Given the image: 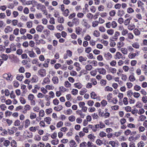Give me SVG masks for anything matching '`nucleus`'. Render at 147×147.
<instances>
[{
    "mask_svg": "<svg viewBox=\"0 0 147 147\" xmlns=\"http://www.w3.org/2000/svg\"><path fill=\"white\" fill-rule=\"evenodd\" d=\"M99 22L97 21H94L92 23V26L95 27L97 26Z\"/></svg>",
    "mask_w": 147,
    "mask_h": 147,
    "instance_id": "46",
    "label": "nucleus"
},
{
    "mask_svg": "<svg viewBox=\"0 0 147 147\" xmlns=\"http://www.w3.org/2000/svg\"><path fill=\"white\" fill-rule=\"evenodd\" d=\"M124 14V11L121 9L119 10L117 12V15L118 16L121 17Z\"/></svg>",
    "mask_w": 147,
    "mask_h": 147,
    "instance_id": "28",
    "label": "nucleus"
},
{
    "mask_svg": "<svg viewBox=\"0 0 147 147\" xmlns=\"http://www.w3.org/2000/svg\"><path fill=\"white\" fill-rule=\"evenodd\" d=\"M145 80V78L144 76L141 75L139 77V81L140 82H142Z\"/></svg>",
    "mask_w": 147,
    "mask_h": 147,
    "instance_id": "36",
    "label": "nucleus"
},
{
    "mask_svg": "<svg viewBox=\"0 0 147 147\" xmlns=\"http://www.w3.org/2000/svg\"><path fill=\"white\" fill-rule=\"evenodd\" d=\"M85 68L87 70L90 71L92 68V67L91 65L88 64L86 66Z\"/></svg>",
    "mask_w": 147,
    "mask_h": 147,
    "instance_id": "56",
    "label": "nucleus"
},
{
    "mask_svg": "<svg viewBox=\"0 0 147 147\" xmlns=\"http://www.w3.org/2000/svg\"><path fill=\"white\" fill-rule=\"evenodd\" d=\"M59 91L61 92H64L67 91V89L63 86H61L59 88Z\"/></svg>",
    "mask_w": 147,
    "mask_h": 147,
    "instance_id": "51",
    "label": "nucleus"
},
{
    "mask_svg": "<svg viewBox=\"0 0 147 147\" xmlns=\"http://www.w3.org/2000/svg\"><path fill=\"white\" fill-rule=\"evenodd\" d=\"M72 22L74 25L75 26H78L79 24V19L77 18H75L72 20Z\"/></svg>",
    "mask_w": 147,
    "mask_h": 147,
    "instance_id": "13",
    "label": "nucleus"
},
{
    "mask_svg": "<svg viewBox=\"0 0 147 147\" xmlns=\"http://www.w3.org/2000/svg\"><path fill=\"white\" fill-rule=\"evenodd\" d=\"M104 90L106 91L112 92L113 90V88L109 86H107L105 88Z\"/></svg>",
    "mask_w": 147,
    "mask_h": 147,
    "instance_id": "35",
    "label": "nucleus"
},
{
    "mask_svg": "<svg viewBox=\"0 0 147 147\" xmlns=\"http://www.w3.org/2000/svg\"><path fill=\"white\" fill-rule=\"evenodd\" d=\"M69 146L70 147H76L77 145L74 140H71L69 142Z\"/></svg>",
    "mask_w": 147,
    "mask_h": 147,
    "instance_id": "6",
    "label": "nucleus"
},
{
    "mask_svg": "<svg viewBox=\"0 0 147 147\" xmlns=\"http://www.w3.org/2000/svg\"><path fill=\"white\" fill-rule=\"evenodd\" d=\"M28 53L29 56L31 57H34L36 55V54L33 51H29Z\"/></svg>",
    "mask_w": 147,
    "mask_h": 147,
    "instance_id": "32",
    "label": "nucleus"
},
{
    "mask_svg": "<svg viewBox=\"0 0 147 147\" xmlns=\"http://www.w3.org/2000/svg\"><path fill=\"white\" fill-rule=\"evenodd\" d=\"M115 11L114 10H112L110 11L109 13V14L110 16L111 17L114 16L115 15Z\"/></svg>",
    "mask_w": 147,
    "mask_h": 147,
    "instance_id": "34",
    "label": "nucleus"
},
{
    "mask_svg": "<svg viewBox=\"0 0 147 147\" xmlns=\"http://www.w3.org/2000/svg\"><path fill=\"white\" fill-rule=\"evenodd\" d=\"M63 108V107L61 105H59L57 107H55L54 109L55 110L57 111H59L62 109Z\"/></svg>",
    "mask_w": 147,
    "mask_h": 147,
    "instance_id": "19",
    "label": "nucleus"
},
{
    "mask_svg": "<svg viewBox=\"0 0 147 147\" xmlns=\"http://www.w3.org/2000/svg\"><path fill=\"white\" fill-rule=\"evenodd\" d=\"M74 85L76 88H77L78 89L81 88L82 86V84L80 82L75 83L74 84Z\"/></svg>",
    "mask_w": 147,
    "mask_h": 147,
    "instance_id": "26",
    "label": "nucleus"
},
{
    "mask_svg": "<svg viewBox=\"0 0 147 147\" xmlns=\"http://www.w3.org/2000/svg\"><path fill=\"white\" fill-rule=\"evenodd\" d=\"M137 4L138 7H140L142 9L143 7V6L144 5V4L141 1L139 0L137 3Z\"/></svg>",
    "mask_w": 147,
    "mask_h": 147,
    "instance_id": "30",
    "label": "nucleus"
},
{
    "mask_svg": "<svg viewBox=\"0 0 147 147\" xmlns=\"http://www.w3.org/2000/svg\"><path fill=\"white\" fill-rule=\"evenodd\" d=\"M78 105L80 108H82V110L84 112H86L87 110V107L85 106V103L83 102H80L78 103Z\"/></svg>",
    "mask_w": 147,
    "mask_h": 147,
    "instance_id": "2",
    "label": "nucleus"
},
{
    "mask_svg": "<svg viewBox=\"0 0 147 147\" xmlns=\"http://www.w3.org/2000/svg\"><path fill=\"white\" fill-rule=\"evenodd\" d=\"M1 57L4 61H6L8 58V55L7 54H3L1 55Z\"/></svg>",
    "mask_w": 147,
    "mask_h": 147,
    "instance_id": "44",
    "label": "nucleus"
},
{
    "mask_svg": "<svg viewBox=\"0 0 147 147\" xmlns=\"http://www.w3.org/2000/svg\"><path fill=\"white\" fill-rule=\"evenodd\" d=\"M97 70H98V71L100 74H102L103 75L106 74V71L104 68H98L97 69Z\"/></svg>",
    "mask_w": 147,
    "mask_h": 147,
    "instance_id": "8",
    "label": "nucleus"
},
{
    "mask_svg": "<svg viewBox=\"0 0 147 147\" xmlns=\"http://www.w3.org/2000/svg\"><path fill=\"white\" fill-rule=\"evenodd\" d=\"M10 47L11 49V51H15L16 50V46L13 44H11L10 46Z\"/></svg>",
    "mask_w": 147,
    "mask_h": 147,
    "instance_id": "33",
    "label": "nucleus"
},
{
    "mask_svg": "<svg viewBox=\"0 0 147 147\" xmlns=\"http://www.w3.org/2000/svg\"><path fill=\"white\" fill-rule=\"evenodd\" d=\"M134 73H132L129 77V79L131 82H133L136 80V78L134 75Z\"/></svg>",
    "mask_w": 147,
    "mask_h": 147,
    "instance_id": "10",
    "label": "nucleus"
},
{
    "mask_svg": "<svg viewBox=\"0 0 147 147\" xmlns=\"http://www.w3.org/2000/svg\"><path fill=\"white\" fill-rule=\"evenodd\" d=\"M113 94L111 93H109L108 94L107 96V98L108 102H109L111 101Z\"/></svg>",
    "mask_w": 147,
    "mask_h": 147,
    "instance_id": "24",
    "label": "nucleus"
},
{
    "mask_svg": "<svg viewBox=\"0 0 147 147\" xmlns=\"http://www.w3.org/2000/svg\"><path fill=\"white\" fill-rule=\"evenodd\" d=\"M131 19V18H129L125 20L124 22V24L125 26H127L130 23V20Z\"/></svg>",
    "mask_w": 147,
    "mask_h": 147,
    "instance_id": "27",
    "label": "nucleus"
},
{
    "mask_svg": "<svg viewBox=\"0 0 147 147\" xmlns=\"http://www.w3.org/2000/svg\"><path fill=\"white\" fill-rule=\"evenodd\" d=\"M90 97L93 99H95L97 98V95L94 92H92L90 94Z\"/></svg>",
    "mask_w": 147,
    "mask_h": 147,
    "instance_id": "23",
    "label": "nucleus"
},
{
    "mask_svg": "<svg viewBox=\"0 0 147 147\" xmlns=\"http://www.w3.org/2000/svg\"><path fill=\"white\" fill-rule=\"evenodd\" d=\"M133 32L136 36H139L140 34V31L137 28H135L133 31Z\"/></svg>",
    "mask_w": 147,
    "mask_h": 147,
    "instance_id": "22",
    "label": "nucleus"
},
{
    "mask_svg": "<svg viewBox=\"0 0 147 147\" xmlns=\"http://www.w3.org/2000/svg\"><path fill=\"white\" fill-rule=\"evenodd\" d=\"M69 120L71 122H74L75 121L76 119V117L74 115H71L68 117Z\"/></svg>",
    "mask_w": 147,
    "mask_h": 147,
    "instance_id": "37",
    "label": "nucleus"
},
{
    "mask_svg": "<svg viewBox=\"0 0 147 147\" xmlns=\"http://www.w3.org/2000/svg\"><path fill=\"white\" fill-rule=\"evenodd\" d=\"M90 9L92 13H94L96 11V8L95 6H92L90 7Z\"/></svg>",
    "mask_w": 147,
    "mask_h": 147,
    "instance_id": "62",
    "label": "nucleus"
},
{
    "mask_svg": "<svg viewBox=\"0 0 147 147\" xmlns=\"http://www.w3.org/2000/svg\"><path fill=\"white\" fill-rule=\"evenodd\" d=\"M118 100L116 97L113 98V99H111V101L109 102H112L114 104H116L117 103Z\"/></svg>",
    "mask_w": 147,
    "mask_h": 147,
    "instance_id": "52",
    "label": "nucleus"
},
{
    "mask_svg": "<svg viewBox=\"0 0 147 147\" xmlns=\"http://www.w3.org/2000/svg\"><path fill=\"white\" fill-rule=\"evenodd\" d=\"M104 57L107 60H110L112 58V55L109 52H105L104 53Z\"/></svg>",
    "mask_w": 147,
    "mask_h": 147,
    "instance_id": "3",
    "label": "nucleus"
},
{
    "mask_svg": "<svg viewBox=\"0 0 147 147\" xmlns=\"http://www.w3.org/2000/svg\"><path fill=\"white\" fill-rule=\"evenodd\" d=\"M44 111L43 110H41L40 111L39 114V119H41V117H43L44 115Z\"/></svg>",
    "mask_w": 147,
    "mask_h": 147,
    "instance_id": "48",
    "label": "nucleus"
},
{
    "mask_svg": "<svg viewBox=\"0 0 147 147\" xmlns=\"http://www.w3.org/2000/svg\"><path fill=\"white\" fill-rule=\"evenodd\" d=\"M137 55L136 53H130L128 55V57L131 59H133Z\"/></svg>",
    "mask_w": 147,
    "mask_h": 147,
    "instance_id": "18",
    "label": "nucleus"
},
{
    "mask_svg": "<svg viewBox=\"0 0 147 147\" xmlns=\"http://www.w3.org/2000/svg\"><path fill=\"white\" fill-rule=\"evenodd\" d=\"M76 113L77 114L79 115L80 117L82 118H84L85 116V114L83 113L81 110L79 111L78 110L76 111Z\"/></svg>",
    "mask_w": 147,
    "mask_h": 147,
    "instance_id": "14",
    "label": "nucleus"
},
{
    "mask_svg": "<svg viewBox=\"0 0 147 147\" xmlns=\"http://www.w3.org/2000/svg\"><path fill=\"white\" fill-rule=\"evenodd\" d=\"M120 51L124 55H126L128 53L127 49L125 47L121 48Z\"/></svg>",
    "mask_w": 147,
    "mask_h": 147,
    "instance_id": "11",
    "label": "nucleus"
},
{
    "mask_svg": "<svg viewBox=\"0 0 147 147\" xmlns=\"http://www.w3.org/2000/svg\"><path fill=\"white\" fill-rule=\"evenodd\" d=\"M131 45L134 48L137 49H139L140 47V45L139 43L137 42L133 43Z\"/></svg>",
    "mask_w": 147,
    "mask_h": 147,
    "instance_id": "9",
    "label": "nucleus"
},
{
    "mask_svg": "<svg viewBox=\"0 0 147 147\" xmlns=\"http://www.w3.org/2000/svg\"><path fill=\"white\" fill-rule=\"evenodd\" d=\"M39 75L41 77H44L45 76V70L44 69H41L38 71Z\"/></svg>",
    "mask_w": 147,
    "mask_h": 147,
    "instance_id": "7",
    "label": "nucleus"
},
{
    "mask_svg": "<svg viewBox=\"0 0 147 147\" xmlns=\"http://www.w3.org/2000/svg\"><path fill=\"white\" fill-rule=\"evenodd\" d=\"M128 31L126 29H124L121 32V34L123 36H126L128 33Z\"/></svg>",
    "mask_w": 147,
    "mask_h": 147,
    "instance_id": "45",
    "label": "nucleus"
},
{
    "mask_svg": "<svg viewBox=\"0 0 147 147\" xmlns=\"http://www.w3.org/2000/svg\"><path fill=\"white\" fill-rule=\"evenodd\" d=\"M114 58L115 59H124L125 58V57L122 54L119 52H117L114 56Z\"/></svg>",
    "mask_w": 147,
    "mask_h": 147,
    "instance_id": "1",
    "label": "nucleus"
},
{
    "mask_svg": "<svg viewBox=\"0 0 147 147\" xmlns=\"http://www.w3.org/2000/svg\"><path fill=\"white\" fill-rule=\"evenodd\" d=\"M144 143L142 141H140L138 144V147H144Z\"/></svg>",
    "mask_w": 147,
    "mask_h": 147,
    "instance_id": "53",
    "label": "nucleus"
},
{
    "mask_svg": "<svg viewBox=\"0 0 147 147\" xmlns=\"http://www.w3.org/2000/svg\"><path fill=\"white\" fill-rule=\"evenodd\" d=\"M96 143L99 146H101L103 144V141L100 139H97L96 141Z\"/></svg>",
    "mask_w": 147,
    "mask_h": 147,
    "instance_id": "58",
    "label": "nucleus"
},
{
    "mask_svg": "<svg viewBox=\"0 0 147 147\" xmlns=\"http://www.w3.org/2000/svg\"><path fill=\"white\" fill-rule=\"evenodd\" d=\"M37 9H40L42 11L45 9H46V7L44 5H42L41 4H39L38 5H37Z\"/></svg>",
    "mask_w": 147,
    "mask_h": 147,
    "instance_id": "15",
    "label": "nucleus"
},
{
    "mask_svg": "<svg viewBox=\"0 0 147 147\" xmlns=\"http://www.w3.org/2000/svg\"><path fill=\"white\" fill-rule=\"evenodd\" d=\"M82 29L79 27H77L76 29V32L78 35H80L82 32Z\"/></svg>",
    "mask_w": 147,
    "mask_h": 147,
    "instance_id": "21",
    "label": "nucleus"
},
{
    "mask_svg": "<svg viewBox=\"0 0 147 147\" xmlns=\"http://www.w3.org/2000/svg\"><path fill=\"white\" fill-rule=\"evenodd\" d=\"M11 145L12 147H17V143L14 140H12L11 141Z\"/></svg>",
    "mask_w": 147,
    "mask_h": 147,
    "instance_id": "31",
    "label": "nucleus"
},
{
    "mask_svg": "<svg viewBox=\"0 0 147 147\" xmlns=\"http://www.w3.org/2000/svg\"><path fill=\"white\" fill-rule=\"evenodd\" d=\"M135 25L132 24L129 25L127 26V28L130 30H132L135 28Z\"/></svg>",
    "mask_w": 147,
    "mask_h": 147,
    "instance_id": "43",
    "label": "nucleus"
},
{
    "mask_svg": "<svg viewBox=\"0 0 147 147\" xmlns=\"http://www.w3.org/2000/svg\"><path fill=\"white\" fill-rule=\"evenodd\" d=\"M142 100L144 103H146L147 102V96H143L142 98Z\"/></svg>",
    "mask_w": 147,
    "mask_h": 147,
    "instance_id": "63",
    "label": "nucleus"
},
{
    "mask_svg": "<svg viewBox=\"0 0 147 147\" xmlns=\"http://www.w3.org/2000/svg\"><path fill=\"white\" fill-rule=\"evenodd\" d=\"M50 81L49 78L47 77L45 78L43 80V82L42 83V84H49Z\"/></svg>",
    "mask_w": 147,
    "mask_h": 147,
    "instance_id": "12",
    "label": "nucleus"
},
{
    "mask_svg": "<svg viewBox=\"0 0 147 147\" xmlns=\"http://www.w3.org/2000/svg\"><path fill=\"white\" fill-rule=\"evenodd\" d=\"M37 79V76L36 75H34L32 76L31 79H30V81L31 83H32L34 82H35L36 81Z\"/></svg>",
    "mask_w": 147,
    "mask_h": 147,
    "instance_id": "40",
    "label": "nucleus"
},
{
    "mask_svg": "<svg viewBox=\"0 0 147 147\" xmlns=\"http://www.w3.org/2000/svg\"><path fill=\"white\" fill-rule=\"evenodd\" d=\"M87 143L85 142H82V143H81L79 145L80 147H87Z\"/></svg>",
    "mask_w": 147,
    "mask_h": 147,
    "instance_id": "64",
    "label": "nucleus"
},
{
    "mask_svg": "<svg viewBox=\"0 0 147 147\" xmlns=\"http://www.w3.org/2000/svg\"><path fill=\"white\" fill-rule=\"evenodd\" d=\"M82 25L85 27L86 28L88 29L90 27V25L87 23V20L85 19H83L81 21Z\"/></svg>",
    "mask_w": 147,
    "mask_h": 147,
    "instance_id": "4",
    "label": "nucleus"
},
{
    "mask_svg": "<svg viewBox=\"0 0 147 147\" xmlns=\"http://www.w3.org/2000/svg\"><path fill=\"white\" fill-rule=\"evenodd\" d=\"M57 20L59 23L62 24L63 23L64 20L63 17H59L58 18Z\"/></svg>",
    "mask_w": 147,
    "mask_h": 147,
    "instance_id": "54",
    "label": "nucleus"
},
{
    "mask_svg": "<svg viewBox=\"0 0 147 147\" xmlns=\"http://www.w3.org/2000/svg\"><path fill=\"white\" fill-rule=\"evenodd\" d=\"M45 88L48 90H53L54 89V87L51 84L46 85Z\"/></svg>",
    "mask_w": 147,
    "mask_h": 147,
    "instance_id": "29",
    "label": "nucleus"
},
{
    "mask_svg": "<svg viewBox=\"0 0 147 147\" xmlns=\"http://www.w3.org/2000/svg\"><path fill=\"white\" fill-rule=\"evenodd\" d=\"M13 83V86L15 88H17L19 86L20 84L17 81H14Z\"/></svg>",
    "mask_w": 147,
    "mask_h": 147,
    "instance_id": "50",
    "label": "nucleus"
},
{
    "mask_svg": "<svg viewBox=\"0 0 147 147\" xmlns=\"http://www.w3.org/2000/svg\"><path fill=\"white\" fill-rule=\"evenodd\" d=\"M52 80L54 84H57L58 83L59 79L56 76H54L52 78Z\"/></svg>",
    "mask_w": 147,
    "mask_h": 147,
    "instance_id": "17",
    "label": "nucleus"
},
{
    "mask_svg": "<svg viewBox=\"0 0 147 147\" xmlns=\"http://www.w3.org/2000/svg\"><path fill=\"white\" fill-rule=\"evenodd\" d=\"M30 121L28 119L26 120L25 121V127L27 128L30 125Z\"/></svg>",
    "mask_w": 147,
    "mask_h": 147,
    "instance_id": "60",
    "label": "nucleus"
},
{
    "mask_svg": "<svg viewBox=\"0 0 147 147\" xmlns=\"http://www.w3.org/2000/svg\"><path fill=\"white\" fill-rule=\"evenodd\" d=\"M44 120L48 124H50L51 121V119L49 117H47L45 118Z\"/></svg>",
    "mask_w": 147,
    "mask_h": 147,
    "instance_id": "20",
    "label": "nucleus"
},
{
    "mask_svg": "<svg viewBox=\"0 0 147 147\" xmlns=\"http://www.w3.org/2000/svg\"><path fill=\"white\" fill-rule=\"evenodd\" d=\"M136 106L138 108H141L142 107L143 105L141 102H138L136 103Z\"/></svg>",
    "mask_w": 147,
    "mask_h": 147,
    "instance_id": "57",
    "label": "nucleus"
},
{
    "mask_svg": "<svg viewBox=\"0 0 147 147\" xmlns=\"http://www.w3.org/2000/svg\"><path fill=\"white\" fill-rule=\"evenodd\" d=\"M124 43L123 42H119L117 44V46L118 49H121L124 45Z\"/></svg>",
    "mask_w": 147,
    "mask_h": 147,
    "instance_id": "16",
    "label": "nucleus"
},
{
    "mask_svg": "<svg viewBox=\"0 0 147 147\" xmlns=\"http://www.w3.org/2000/svg\"><path fill=\"white\" fill-rule=\"evenodd\" d=\"M93 35L95 36L98 37L100 36V33L98 31L95 30L94 32Z\"/></svg>",
    "mask_w": 147,
    "mask_h": 147,
    "instance_id": "41",
    "label": "nucleus"
},
{
    "mask_svg": "<svg viewBox=\"0 0 147 147\" xmlns=\"http://www.w3.org/2000/svg\"><path fill=\"white\" fill-rule=\"evenodd\" d=\"M128 38L130 40L133 39L134 38L133 34L131 32L128 33L127 34Z\"/></svg>",
    "mask_w": 147,
    "mask_h": 147,
    "instance_id": "39",
    "label": "nucleus"
},
{
    "mask_svg": "<svg viewBox=\"0 0 147 147\" xmlns=\"http://www.w3.org/2000/svg\"><path fill=\"white\" fill-rule=\"evenodd\" d=\"M13 31V28L10 26H7L4 30L5 32L7 34Z\"/></svg>",
    "mask_w": 147,
    "mask_h": 147,
    "instance_id": "5",
    "label": "nucleus"
},
{
    "mask_svg": "<svg viewBox=\"0 0 147 147\" xmlns=\"http://www.w3.org/2000/svg\"><path fill=\"white\" fill-rule=\"evenodd\" d=\"M87 147H97L95 145H94L93 143L90 142H88L87 143Z\"/></svg>",
    "mask_w": 147,
    "mask_h": 147,
    "instance_id": "38",
    "label": "nucleus"
},
{
    "mask_svg": "<svg viewBox=\"0 0 147 147\" xmlns=\"http://www.w3.org/2000/svg\"><path fill=\"white\" fill-rule=\"evenodd\" d=\"M69 11L68 9H66L63 12V15L66 17L67 16L69 15Z\"/></svg>",
    "mask_w": 147,
    "mask_h": 147,
    "instance_id": "49",
    "label": "nucleus"
},
{
    "mask_svg": "<svg viewBox=\"0 0 147 147\" xmlns=\"http://www.w3.org/2000/svg\"><path fill=\"white\" fill-rule=\"evenodd\" d=\"M10 144V142L8 140H5L3 143V145L6 147L9 146Z\"/></svg>",
    "mask_w": 147,
    "mask_h": 147,
    "instance_id": "42",
    "label": "nucleus"
},
{
    "mask_svg": "<svg viewBox=\"0 0 147 147\" xmlns=\"http://www.w3.org/2000/svg\"><path fill=\"white\" fill-rule=\"evenodd\" d=\"M141 89V87L137 84L135 85L134 87V89L136 91H139Z\"/></svg>",
    "mask_w": 147,
    "mask_h": 147,
    "instance_id": "47",
    "label": "nucleus"
},
{
    "mask_svg": "<svg viewBox=\"0 0 147 147\" xmlns=\"http://www.w3.org/2000/svg\"><path fill=\"white\" fill-rule=\"evenodd\" d=\"M98 9L99 11H103L105 9V7L103 5H101L98 7Z\"/></svg>",
    "mask_w": 147,
    "mask_h": 147,
    "instance_id": "61",
    "label": "nucleus"
},
{
    "mask_svg": "<svg viewBox=\"0 0 147 147\" xmlns=\"http://www.w3.org/2000/svg\"><path fill=\"white\" fill-rule=\"evenodd\" d=\"M12 114V112L9 111H6L5 112V115L6 117L10 116Z\"/></svg>",
    "mask_w": 147,
    "mask_h": 147,
    "instance_id": "59",
    "label": "nucleus"
},
{
    "mask_svg": "<svg viewBox=\"0 0 147 147\" xmlns=\"http://www.w3.org/2000/svg\"><path fill=\"white\" fill-rule=\"evenodd\" d=\"M43 29V27L41 25H38L37 26V31L41 32Z\"/></svg>",
    "mask_w": 147,
    "mask_h": 147,
    "instance_id": "55",
    "label": "nucleus"
},
{
    "mask_svg": "<svg viewBox=\"0 0 147 147\" xmlns=\"http://www.w3.org/2000/svg\"><path fill=\"white\" fill-rule=\"evenodd\" d=\"M24 78L23 75L22 74L19 75L18 74L17 75L16 78L17 80L20 81H21Z\"/></svg>",
    "mask_w": 147,
    "mask_h": 147,
    "instance_id": "25",
    "label": "nucleus"
}]
</instances>
